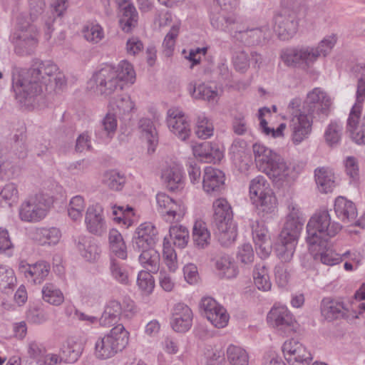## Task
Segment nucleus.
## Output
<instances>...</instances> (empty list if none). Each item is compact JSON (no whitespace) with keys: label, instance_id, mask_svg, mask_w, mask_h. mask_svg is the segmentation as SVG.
Segmentation results:
<instances>
[{"label":"nucleus","instance_id":"nucleus-1","mask_svg":"<svg viewBox=\"0 0 365 365\" xmlns=\"http://www.w3.org/2000/svg\"><path fill=\"white\" fill-rule=\"evenodd\" d=\"M58 71V66L46 61L36 63L31 68L14 67L12 70V88L15 98L21 106L34 104L36 98L52 84V78Z\"/></svg>","mask_w":365,"mask_h":365},{"label":"nucleus","instance_id":"nucleus-2","mask_svg":"<svg viewBox=\"0 0 365 365\" xmlns=\"http://www.w3.org/2000/svg\"><path fill=\"white\" fill-rule=\"evenodd\" d=\"M341 229V226L331 221L328 210L316 212L307 225L306 241L310 250H317V247H325L329 240Z\"/></svg>","mask_w":365,"mask_h":365},{"label":"nucleus","instance_id":"nucleus-3","mask_svg":"<svg viewBox=\"0 0 365 365\" xmlns=\"http://www.w3.org/2000/svg\"><path fill=\"white\" fill-rule=\"evenodd\" d=\"M303 223L299 210L293 207L287 217L275 247L276 255L282 263L292 260Z\"/></svg>","mask_w":365,"mask_h":365},{"label":"nucleus","instance_id":"nucleus-4","mask_svg":"<svg viewBox=\"0 0 365 365\" xmlns=\"http://www.w3.org/2000/svg\"><path fill=\"white\" fill-rule=\"evenodd\" d=\"M252 150L259 170L270 178L282 180L289 175V168L279 155L259 143H255Z\"/></svg>","mask_w":365,"mask_h":365},{"label":"nucleus","instance_id":"nucleus-5","mask_svg":"<svg viewBox=\"0 0 365 365\" xmlns=\"http://www.w3.org/2000/svg\"><path fill=\"white\" fill-rule=\"evenodd\" d=\"M129 333L119 324L102 336L95 344V356L99 359L112 358L122 351L128 344Z\"/></svg>","mask_w":365,"mask_h":365},{"label":"nucleus","instance_id":"nucleus-6","mask_svg":"<svg viewBox=\"0 0 365 365\" xmlns=\"http://www.w3.org/2000/svg\"><path fill=\"white\" fill-rule=\"evenodd\" d=\"M38 36L36 26L26 21L24 16H19L17 30L10 36L15 53L20 56L33 54L38 43Z\"/></svg>","mask_w":365,"mask_h":365},{"label":"nucleus","instance_id":"nucleus-7","mask_svg":"<svg viewBox=\"0 0 365 365\" xmlns=\"http://www.w3.org/2000/svg\"><path fill=\"white\" fill-rule=\"evenodd\" d=\"M300 105L301 99L297 98L292 99L289 104V108L292 110V118L290 120L289 127L292 130V140L294 145H299L308 138L312 132L314 119L308 113H302V110L299 108Z\"/></svg>","mask_w":365,"mask_h":365},{"label":"nucleus","instance_id":"nucleus-8","mask_svg":"<svg viewBox=\"0 0 365 365\" xmlns=\"http://www.w3.org/2000/svg\"><path fill=\"white\" fill-rule=\"evenodd\" d=\"M331 101L329 96L321 88H314L309 91L299 108L303 113H308L319 120L326 118L330 111Z\"/></svg>","mask_w":365,"mask_h":365},{"label":"nucleus","instance_id":"nucleus-9","mask_svg":"<svg viewBox=\"0 0 365 365\" xmlns=\"http://www.w3.org/2000/svg\"><path fill=\"white\" fill-rule=\"evenodd\" d=\"M52 201L43 193L29 196L21 205L19 217L22 221L35 222L43 219Z\"/></svg>","mask_w":365,"mask_h":365},{"label":"nucleus","instance_id":"nucleus-10","mask_svg":"<svg viewBox=\"0 0 365 365\" xmlns=\"http://www.w3.org/2000/svg\"><path fill=\"white\" fill-rule=\"evenodd\" d=\"M89 83L96 86L95 92L97 94L105 97H108L123 88V83L118 80L115 68L110 66H106L96 71Z\"/></svg>","mask_w":365,"mask_h":365},{"label":"nucleus","instance_id":"nucleus-11","mask_svg":"<svg viewBox=\"0 0 365 365\" xmlns=\"http://www.w3.org/2000/svg\"><path fill=\"white\" fill-rule=\"evenodd\" d=\"M274 31L282 41L291 39L297 33L299 20L295 13L284 9L273 18Z\"/></svg>","mask_w":365,"mask_h":365},{"label":"nucleus","instance_id":"nucleus-12","mask_svg":"<svg viewBox=\"0 0 365 365\" xmlns=\"http://www.w3.org/2000/svg\"><path fill=\"white\" fill-rule=\"evenodd\" d=\"M363 102L356 103L347 119L346 131L351 139L358 145H365V115L359 120Z\"/></svg>","mask_w":365,"mask_h":365},{"label":"nucleus","instance_id":"nucleus-13","mask_svg":"<svg viewBox=\"0 0 365 365\" xmlns=\"http://www.w3.org/2000/svg\"><path fill=\"white\" fill-rule=\"evenodd\" d=\"M282 351L290 365H309L312 359L305 346L295 339L286 341L282 346Z\"/></svg>","mask_w":365,"mask_h":365},{"label":"nucleus","instance_id":"nucleus-14","mask_svg":"<svg viewBox=\"0 0 365 365\" xmlns=\"http://www.w3.org/2000/svg\"><path fill=\"white\" fill-rule=\"evenodd\" d=\"M267 320L286 334H291L296 331L297 322L285 306L274 305L267 315Z\"/></svg>","mask_w":365,"mask_h":365},{"label":"nucleus","instance_id":"nucleus-15","mask_svg":"<svg viewBox=\"0 0 365 365\" xmlns=\"http://www.w3.org/2000/svg\"><path fill=\"white\" fill-rule=\"evenodd\" d=\"M156 200L158 210L166 221H180L184 217L185 207L181 201H175L165 193H158Z\"/></svg>","mask_w":365,"mask_h":365},{"label":"nucleus","instance_id":"nucleus-16","mask_svg":"<svg viewBox=\"0 0 365 365\" xmlns=\"http://www.w3.org/2000/svg\"><path fill=\"white\" fill-rule=\"evenodd\" d=\"M206 318L217 328H223L229 321L226 309L212 297H204L200 302Z\"/></svg>","mask_w":365,"mask_h":365},{"label":"nucleus","instance_id":"nucleus-17","mask_svg":"<svg viewBox=\"0 0 365 365\" xmlns=\"http://www.w3.org/2000/svg\"><path fill=\"white\" fill-rule=\"evenodd\" d=\"M268 29L267 28L243 29L242 26L238 23L232 38L245 46H257L267 42V36L266 33Z\"/></svg>","mask_w":365,"mask_h":365},{"label":"nucleus","instance_id":"nucleus-18","mask_svg":"<svg viewBox=\"0 0 365 365\" xmlns=\"http://www.w3.org/2000/svg\"><path fill=\"white\" fill-rule=\"evenodd\" d=\"M158 240L157 228L151 222H144L139 225L133 238V249L154 247Z\"/></svg>","mask_w":365,"mask_h":365},{"label":"nucleus","instance_id":"nucleus-19","mask_svg":"<svg viewBox=\"0 0 365 365\" xmlns=\"http://www.w3.org/2000/svg\"><path fill=\"white\" fill-rule=\"evenodd\" d=\"M167 124L170 131L182 140H185L190 134V125L185 114L178 108L168 110Z\"/></svg>","mask_w":365,"mask_h":365},{"label":"nucleus","instance_id":"nucleus-20","mask_svg":"<svg viewBox=\"0 0 365 365\" xmlns=\"http://www.w3.org/2000/svg\"><path fill=\"white\" fill-rule=\"evenodd\" d=\"M225 180L222 170L211 166L206 167L202 181L203 190L210 195H218L224 188Z\"/></svg>","mask_w":365,"mask_h":365},{"label":"nucleus","instance_id":"nucleus-21","mask_svg":"<svg viewBox=\"0 0 365 365\" xmlns=\"http://www.w3.org/2000/svg\"><path fill=\"white\" fill-rule=\"evenodd\" d=\"M85 222L89 232L98 236L103 235L106 230V223L102 207L98 204L89 206L86 212Z\"/></svg>","mask_w":365,"mask_h":365},{"label":"nucleus","instance_id":"nucleus-22","mask_svg":"<svg viewBox=\"0 0 365 365\" xmlns=\"http://www.w3.org/2000/svg\"><path fill=\"white\" fill-rule=\"evenodd\" d=\"M192 313L191 309L183 303L176 304L172 313L171 326L178 332H185L192 326Z\"/></svg>","mask_w":365,"mask_h":365},{"label":"nucleus","instance_id":"nucleus-23","mask_svg":"<svg viewBox=\"0 0 365 365\" xmlns=\"http://www.w3.org/2000/svg\"><path fill=\"white\" fill-rule=\"evenodd\" d=\"M302 46L286 48L280 52V59L284 64L290 68L308 70L305 56Z\"/></svg>","mask_w":365,"mask_h":365},{"label":"nucleus","instance_id":"nucleus-24","mask_svg":"<svg viewBox=\"0 0 365 365\" xmlns=\"http://www.w3.org/2000/svg\"><path fill=\"white\" fill-rule=\"evenodd\" d=\"M334 211L337 217L344 223H354L359 226V221H356L357 210L355 205L344 197H338L334 202Z\"/></svg>","mask_w":365,"mask_h":365},{"label":"nucleus","instance_id":"nucleus-25","mask_svg":"<svg viewBox=\"0 0 365 365\" xmlns=\"http://www.w3.org/2000/svg\"><path fill=\"white\" fill-rule=\"evenodd\" d=\"M76 247L81 255L88 262H95L100 257L101 248L96 241L86 236H79L75 240Z\"/></svg>","mask_w":365,"mask_h":365},{"label":"nucleus","instance_id":"nucleus-26","mask_svg":"<svg viewBox=\"0 0 365 365\" xmlns=\"http://www.w3.org/2000/svg\"><path fill=\"white\" fill-rule=\"evenodd\" d=\"M219 147L209 142H205L193 148V154L205 163L219 162L223 157L222 152Z\"/></svg>","mask_w":365,"mask_h":365},{"label":"nucleus","instance_id":"nucleus-27","mask_svg":"<svg viewBox=\"0 0 365 365\" xmlns=\"http://www.w3.org/2000/svg\"><path fill=\"white\" fill-rule=\"evenodd\" d=\"M213 224L215 227L233 222L232 207L225 198H219L213 202Z\"/></svg>","mask_w":365,"mask_h":365},{"label":"nucleus","instance_id":"nucleus-28","mask_svg":"<svg viewBox=\"0 0 365 365\" xmlns=\"http://www.w3.org/2000/svg\"><path fill=\"white\" fill-rule=\"evenodd\" d=\"M140 252L138 260L140 264L147 272L157 273L160 267V257L159 252L154 247L145 249H134Z\"/></svg>","mask_w":365,"mask_h":365},{"label":"nucleus","instance_id":"nucleus-29","mask_svg":"<svg viewBox=\"0 0 365 365\" xmlns=\"http://www.w3.org/2000/svg\"><path fill=\"white\" fill-rule=\"evenodd\" d=\"M346 312L347 309L342 302L329 297L324 298L322 301L321 312L327 320L331 321L344 317Z\"/></svg>","mask_w":365,"mask_h":365},{"label":"nucleus","instance_id":"nucleus-30","mask_svg":"<svg viewBox=\"0 0 365 365\" xmlns=\"http://www.w3.org/2000/svg\"><path fill=\"white\" fill-rule=\"evenodd\" d=\"M122 313L121 304L116 300L110 301L106 306L104 312L98 321L100 325L109 327L115 324L120 319Z\"/></svg>","mask_w":365,"mask_h":365},{"label":"nucleus","instance_id":"nucleus-31","mask_svg":"<svg viewBox=\"0 0 365 365\" xmlns=\"http://www.w3.org/2000/svg\"><path fill=\"white\" fill-rule=\"evenodd\" d=\"M192 237L194 245L197 249L204 250L210 244V232L206 224L201 220H197L195 222L192 227Z\"/></svg>","mask_w":365,"mask_h":365},{"label":"nucleus","instance_id":"nucleus-32","mask_svg":"<svg viewBox=\"0 0 365 365\" xmlns=\"http://www.w3.org/2000/svg\"><path fill=\"white\" fill-rule=\"evenodd\" d=\"M316 183L320 192L329 193L333 191L336 183L334 173L325 168H317L314 171Z\"/></svg>","mask_w":365,"mask_h":365},{"label":"nucleus","instance_id":"nucleus-33","mask_svg":"<svg viewBox=\"0 0 365 365\" xmlns=\"http://www.w3.org/2000/svg\"><path fill=\"white\" fill-rule=\"evenodd\" d=\"M112 111L119 117L129 114L134 108L135 104L128 94H121L112 97L109 101Z\"/></svg>","mask_w":365,"mask_h":365},{"label":"nucleus","instance_id":"nucleus-34","mask_svg":"<svg viewBox=\"0 0 365 365\" xmlns=\"http://www.w3.org/2000/svg\"><path fill=\"white\" fill-rule=\"evenodd\" d=\"M83 351L81 343L73 339H68L61 349L60 359L66 363L76 362Z\"/></svg>","mask_w":365,"mask_h":365},{"label":"nucleus","instance_id":"nucleus-35","mask_svg":"<svg viewBox=\"0 0 365 365\" xmlns=\"http://www.w3.org/2000/svg\"><path fill=\"white\" fill-rule=\"evenodd\" d=\"M26 277H30L34 284H40L48 274L50 270L49 264L43 261L36 262L34 264H28L26 267H21Z\"/></svg>","mask_w":365,"mask_h":365},{"label":"nucleus","instance_id":"nucleus-36","mask_svg":"<svg viewBox=\"0 0 365 365\" xmlns=\"http://www.w3.org/2000/svg\"><path fill=\"white\" fill-rule=\"evenodd\" d=\"M211 25L217 30L227 32L232 36L238 24L235 18L227 16L224 13H213L210 16Z\"/></svg>","mask_w":365,"mask_h":365},{"label":"nucleus","instance_id":"nucleus-37","mask_svg":"<svg viewBox=\"0 0 365 365\" xmlns=\"http://www.w3.org/2000/svg\"><path fill=\"white\" fill-rule=\"evenodd\" d=\"M267 192L252 201L258 214H262L263 217L266 214L273 213L277 208V199L272 190H267Z\"/></svg>","mask_w":365,"mask_h":365},{"label":"nucleus","instance_id":"nucleus-38","mask_svg":"<svg viewBox=\"0 0 365 365\" xmlns=\"http://www.w3.org/2000/svg\"><path fill=\"white\" fill-rule=\"evenodd\" d=\"M218 241L223 247H230L235 241L237 232V225L234 222L217 226Z\"/></svg>","mask_w":365,"mask_h":365},{"label":"nucleus","instance_id":"nucleus-39","mask_svg":"<svg viewBox=\"0 0 365 365\" xmlns=\"http://www.w3.org/2000/svg\"><path fill=\"white\" fill-rule=\"evenodd\" d=\"M102 182L109 189L119 191L123 189L125 183L126 177L124 173L118 170H109L103 173Z\"/></svg>","mask_w":365,"mask_h":365},{"label":"nucleus","instance_id":"nucleus-40","mask_svg":"<svg viewBox=\"0 0 365 365\" xmlns=\"http://www.w3.org/2000/svg\"><path fill=\"white\" fill-rule=\"evenodd\" d=\"M162 178L167 187L173 191L178 190L182 184V173L177 166L169 167L163 170Z\"/></svg>","mask_w":365,"mask_h":365},{"label":"nucleus","instance_id":"nucleus-41","mask_svg":"<svg viewBox=\"0 0 365 365\" xmlns=\"http://www.w3.org/2000/svg\"><path fill=\"white\" fill-rule=\"evenodd\" d=\"M311 251L316 252L314 255L315 259H319L322 263L328 266L338 264L342 261V257L330 248L329 242L324 248L319 246L317 250Z\"/></svg>","mask_w":365,"mask_h":365},{"label":"nucleus","instance_id":"nucleus-42","mask_svg":"<svg viewBox=\"0 0 365 365\" xmlns=\"http://www.w3.org/2000/svg\"><path fill=\"white\" fill-rule=\"evenodd\" d=\"M139 128L141 130L142 136L148 143V150H155L158 144V136L156 129L152 120L149 118H141L139 121Z\"/></svg>","mask_w":365,"mask_h":365},{"label":"nucleus","instance_id":"nucleus-43","mask_svg":"<svg viewBox=\"0 0 365 365\" xmlns=\"http://www.w3.org/2000/svg\"><path fill=\"white\" fill-rule=\"evenodd\" d=\"M122 16L119 20V24L125 32H130L134 28L138 21V13L133 4H126L121 8Z\"/></svg>","mask_w":365,"mask_h":365},{"label":"nucleus","instance_id":"nucleus-44","mask_svg":"<svg viewBox=\"0 0 365 365\" xmlns=\"http://www.w3.org/2000/svg\"><path fill=\"white\" fill-rule=\"evenodd\" d=\"M254 282L258 289L266 292L271 289L267 269L264 262L258 263L253 270Z\"/></svg>","mask_w":365,"mask_h":365},{"label":"nucleus","instance_id":"nucleus-45","mask_svg":"<svg viewBox=\"0 0 365 365\" xmlns=\"http://www.w3.org/2000/svg\"><path fill=\"white\" fill-rule=\"evenodd\" d=\"M35 239L41 245H56L61 238V233L59 229L56 227L51 228H39L35 233Z\"/></svg>","mask_w":365,"mask_h":365},{"label":"nucleus","instance_id":"nucleus-46","mask_svg":"<svg viewBox=\"0 0 365 365\" xmlns=\"http://www.w3.org/2000/svg\"><path fill=\"white\" fill-rule=\"evenodd\" d=\"M16 284L14 270L8 266L0 265V290L6 294L13 292Z\"/></svg>","mask_w":365,"mask_h":365},{"label":"nucleus","instance_id":"nucleus-47","mask_svg":"<svg viewBox=\"0 0 365 365\" xmlns=\"http://www.w3.org/2000/svg\"><path fill=\"white\" fill-rule=\"evenodd\" d=\"M43 299L54 306L61 305L64 301L62 292L53 283H46L42 288Z\"/></svg>","mask_w":365,"mask_h":365},{"label":"nucleus","instance_id":"nucleus-48","mask_svg":"<svg viewBox=\"0 0 365 365\" xmlns=\"http://www.w3.org/2000/svg\"><path fill=\"white\" fill-rule=\"evenodd\" d=\"M190 93L192 96L196 99L205 100L209 102H214L216 101L217 92L211 88V87L206 86L204 83H200L197 86L196 84L190 83L189 85Z\"/></svg>","mask_w":365,"mask_h":365},{"label":"nucleus","instance_id":"nucleus-49","mask_svg":"<svg viewBox=\"0 0 365 365\" xmlns=\"http://www.w3.org/2000/svg\"><path fill=\"white\" fill-rule=\"evenodd\" d=\"M216 268L220 272L221 277L231 279L235 277L237 274V268L229 256H222L216 261Z\"/></svg>","mask_w":365,"mask_h":365},{"label":"nucleus","instance_id":"nucleus-50","mask_svg":"<svg viewBox=\"0 0 365 365\" xmlns=\"http://www.w3.org/2000/svg\"><path fill=\"white\" fill-rule=\"evenodd\" d=\"M169 235L173 240V244L181 249L187 246L190 239L188 230L182 225L171 226Z\"/></svg>","mask_w":365,"mask_h":365},{"label":"nucleus","instance_id":"nucleus-51","mask_svg":"<svg viewBox=\"0 0 365 365\" xmlns=\"http://www.w3.org/2000/svg\"><path fill=\"white\" fill-rule=\"evenodd\" d=\"M227 356L232 365H248V354L244 349L240 346L230 345L227 349Z\"/></svg>","mask_w":365,"mask_h":365},{"label":"nucleus","instance_id":"nucleus-52","mask_svg":"<svg viewBox=\"0 0 365 365\" xmlns=\"http://www.w3.org/2000/svg\"><path fill=\"white\" fill-rule=\"evenodd\" d=\"M110 273L113 279L122 284H128L129 282L128 272L125 266L115 259L111 258L110 263Z\"/></svg>","mask_w":365,"mask_h":365},{"label":"nucleus","instance_id":"nucleus-53","mask_svg":"<svg viewBox=\"0 0 365 365\" xmlns=\"http://www.w3.org/2000/svg\"><path fill=\"white\" fill-rule=\"evenodd\" d=\"M267 190H272L267 180L262 175L257 176L252 179L250 183V195L252 201L255 198L259 197L268 192Z\"/></svg>","mask_w":365,"mask_h":365},{"label":"nucleus","instance_id":"nucleus-54","mask_svg":"<svg viewBox=\"0 0 365 365\" xmlns=\"http://www.w3.org/2000/svg\"><path fill=\"white\" fill-rule=\"evenodd\" d=\"M342 130L343 127L341 123L337 121H331L324 133L327 143L330 146L336 145L341 140Z\"/></svg>","mask_w":365,"mask_h":365},{"label":"nucleus","instance_id":"nucleus-55","mask_svg":"<svg viewBox=\"0 0 365 365\" xmlns=\"http://www.w3.org/2000/svg\"><path fill=\"white\" fill-rule=\"evenodd\" d=\"M85 39L92 43H98L104 38L103 28L98 24H89L82 30Z\"/></svg>","mask_w":365,"mask_h":365},{"label":"nucleus","instance_id":"nucleus-56","mask_svg":"<svg viewBox=\"0 0 365 365\" xmlns=\"http://www.w3.org/2000/svg\"><path fill=\"white\" fill-rule=\"evenodd\" d=\"M214 128L212 123L204 114L197 116L195 133L202 139H207L213 135Z\"/></svg>","mask_w":365,"mask_h":365},{"label":"nucleus","instance_id":"nucleus-57","mask_svg":"<svg viewBox=\"0 0 365 365\" xmlns=\"http://www.w3.org/2000/svg\"><path fill=\"white\" fill-rule=\"evenodd\" d=\"M115 72L120 83L129 82L133 83L134 82L135 73L133 66L128 61H120L115 69Z\"/></svg>","mask_w":365,"mask_h":365},{"label":"nucleus","instance_id":"nucleus-58","mask_svg":"<svg viewBox=\"0 0 365 365\" xmlns=\"http://www.w3.org/2000/svg\"><path fill=\"white\" fill-rule=\"evenodd\" d=\"M85 209L83 198L76 195L71 198L68 208V216L73 220L78 221L82 219L83 212Z\"/></svg>","mask_w":365,"mask_h":365},{"label":"nucleus","instance_id":"nucleus-59","mask_svg":"<svg viewBox=\"0 0 365 365\" xmlns=\"http://www.w3.org/2000/svg\"><path fill=\"white\" fill-rule=\"evenodd\" d=\"M179 29V26H173L164 38L163 43V53L167 57H170L173 55L175 45V39L178 36Z\"/></svg>","mask_w":365,"mask_h":365},{"label":"nucleus","instance_id":"nucleus-60","mask_svg":"<svg viewBox=\"0 0 365 365\" xmlns=\"http://www.w3.org/2000/svg\"><path fill=\"white\" fill-rule=\"evenodd\" d=\"M252 237L255 242V245L259 246L262 251H264L265 255H268V251L263 247V245L266 243L269 237L267 235V230L264 227V225H260L257 222V225L252 226Z\"/></svg>","mask_w":365,"mask_h":365},{"label":"nucleus","instance_id":"nucleus-61","mask_svg":"<svg viewBox=\"0 0 365 365\" xmlns=\"http://www.w3.org/2000/svg\"><path fill=\"white\" fill-rule=\"evenodd\" d=\"M117 115L114 113H108L102 120L103 135L106 137L112 138L117 128Z\"/></svg>","mask_w":365,"mask_h":365},{"label":"nucleus","instance_id":"nucleus-62","mask_svg":"<svg viewBox=\"0 0 365 365\" xmlns=\"http://www.w3.org/2000/svg\"><path fill=\"white\" fill-rule=\"evenodd\" d=\"M150 272L142 270L138 273L137 284L146 293H150L155 287V282Z\"/></svg>","mask_w":365,"mask_h":365},{"label":"nucleus","instance_id":"nucleus-63","mask_svg":"<svg viewBox=\"0 0 365 365\" xmlns=\"http://www.w3.org/2000/svg\"><path fill=\"white\" fill-rule=\"evenodd\" d=\"M232 62L235 69L240 73H245L250 67L249 56L243 50L235 52Z\"/></svg>","mask_w":365,"mask_h":365},{"label":"nucleus","instance_id":"nucleus-64","mask_svg":"<svg viewBox=\"0 0 365 365\" xmlns=\"http://www.w3.org/2000/svg\"><path fill=\"white\" fill-rule=\"evenodd\" d=\"M18 199V190L14 183L6 184L0 192V200H4L11 206Z\"/></svg>","mask_w":365,"mask_h":365}]
</instances>
